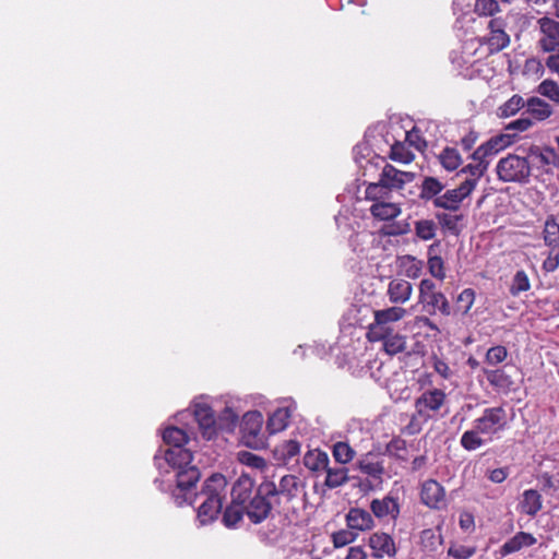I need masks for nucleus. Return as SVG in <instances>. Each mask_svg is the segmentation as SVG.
<instances>
[{
	"label": "nucleus",
	"instance_id": "e2e57ef3",
	"mask_svg": "<svg viewBox=\"0 0 559 559\" xmlns=\"http://www.w3.org/2000/svg\"><path fill=\"white\" fill-rule=\"evenodd\" d=\"M476 552L475 547H468L464 545L451 546L448 549V556L454 559H469Z\"/></svg>",
	"mask_w": 559,
	"mask_h": 559
},
{
	"label": "nucleus",
	"instance_id": "680f3d73",
	"mask_svg": "<svg viewBox=\"0 0 559 559\" xmlns=\"http://www.w3.org/2000/svg\"><path fill=\"white\" fill-rule=\"evenodd\" d=\"M547 258L543 262V270L545 272H555L559 267V247H549Z\"/></svg>",
	"mask_w": 559,
	"mask_h": 559
},
{
	"label": "nucleus",
	"instance_id": "a19ab883",
	"mask_svg": "<svg viewBox=\"0 0 559 559\" xmlns=\"http://www.w3.org/2000/svg\"><path fill=\"white\" fill-rule=\"evenodd\" d=\"M481 431L477 429L476 425L474 424V428L471 430L465 431L460 440V443L463 449L466 451H474L485 444V440L479 437Z\"/></svg>",
	"mask_w": 559,
	"mask_h": 559
},
{
	"label": "nucleus",
	"instance_id": "c9c22d12",
	"mask_svg": "<svg viewBox=\"0 0 559 559\" xmlns=\"http://www.w3.org/2000/svg\"><path fill=\"white\" fill-rule=\"evenodd\" d=\"M475 164H468L464 166L460 174H468L471 177L466 178L464 181L474 182V189L477 187V183L479 179L485 175L489 167V160L481 158V159H474Z\"/></svg>",
	"mask_w": 559,
	"mask_h": 559
},
{
	"label": "nucleus",
	"instance_id": "4c0bfd02",
	"mask_svg": "<svg viewBox=\"0 0 559 559\" xmlns=\"http://www.w3.org/2000/svg\"><path fill=\"white\" fill-rule=\"evenodd\" d=\"M440 164L448 171H453L462 164V157L454 147L447 146L438 156Z\"/></svg>",
	"mask_w": 559,
	"mask_h": 559
},
{
	"label": "nucleus",
	"instance_id": "f03ea898",
	"mask_svg": "<svg viewBox=\"0 0 559 559\" xmlns=\"http://www.w3.org/2000/svg\"><path fill=\"white\" fill-rule=\"evenodd\" d=\"M200 477L201 472L194 465L175 472L176 487L171 490V497L178 507L195 502V486Z\"/></svg>",
	"mask_w": 559,
	"mask_h": 559
},
{
	"label": "nucleus",
	"instance_id": "3c124183",
	"mask_svg": "<svg viewBox=\"0 0 559 559\" xmlns=\"http://www.w3.org/2000/svg\"><path fill=\"white\" fill-rule=\"evenodd\" d=\"M390 158L394 162L408 164L414 159V154L403 143L396 142L391 146Z\"/></svg>",
	"mask_w": 559,
	"mask_h": 559
},
{
	"label": "nucleus",
	"instance_id": "a878e982",
	"mask_svg": "<svg viewBox=\"0 0 559 559\" xmlns=\"http://www.w3.org/2000/svg\"><path fill=\"white\" fill-rule=\"evenodd\" d=\"M445 186L438 178L425 176L419 186V199L424 202L431 201L433 203V199L439 198Z\"/></svg>",
	"mask_w": 559,
	"mask_h": 559
},
{
	"label": "nucleus",
	"instance_id": "4be33fe9",
	"mask_svg": "<svg viewBox=\"0 0 559 559\" xmlns=\"http://www.w3.org/2000/svg\"><path fill=\"white\" fill-rule=\"evenodd\" d=\"M534 544H536V538L531 533L518 532L500 547L499 554L501 557H506Z\"/></svg>",
	"mask_w": 559,
	"mask_h": 559
},
{
	"label": "nucleus",
	"instance_id": "79ce46f5",
	"mask_svg": "<svg viewBox=\"0 0 559 559\" xmlns=\"http://www.w3.org/2000/svg\"><path fill=\"white\" fill-rule=\"evenodd\" d=\"M163 440L171 447H183L188 442V435L178 427H167L163 432Z\"/></svg>",
	"mask_w": 559,
	"mask_h": 559
},
{
	"label": "nucleus",
	"instance_id": "1a4fd4ad",
	"mask_svg": "<svg viewBox=\"0 0 559 559\" xmlns=\"http://www.w3.org/2000/svg\"><path fill=\"white\" fill-rule=\"evenodd\" d=\"M483 435H495L503 430L508 424L507 412L502 406L485 408L483 415L474 420Z\"/></svg>",
	"mask_w": 559,
	"mask_h": 559
},
{
	"label": "nucleus",
	"instance_id": "423d86ee",
	"mask_svg": "<svg viewBox=\"0 0 559 559\" xmlns=\"http://www.w3.org/2000/svg\"><path fill=\"white\" fill-rule=\"evenodd\" d=\"M405 313L406 310L402 307H391L374 311V321L369 324L367 331L368 341L378 342L379 338H383V333L393 330L390 324L401 320Z\"/></svg>",
	"mask_w": 559,
	"mask_h": 559
},
{
	"label": "nucleus",
	"instance_id": "ea45409f",
	"mask_svg": "<svg viewBox=\"0 0 559 559\" xmlns=\"http://www.w3.org/2000/svg\"><path fill=\"white\" fill-rule=\"evenodd\" d=\"M436 219L443 229L450 231L452 235H459L461 231L459 223L464 219V215H453L445 212H439L436 213Z\"/></svg>",
	"mask_w": 559,
	"mask_h": 559
},
{
	"label": "nucleus",
	"instance_id": "49530a36",
	"mask_svg": "<svg viewBox=\"0 0 559 559\" xmlns=\"http://www.w3.org/2000/svg\"><path fill=\"white\" fill-rule=\"evenodd\" d=\"M401 266L404 269L405 275L408 278H417L423 271V262L413 255H404L400 259Z\"/></svg>",
	"mask_w": 559,
	"mask_h": 559
},
{
	"label": "nucleus",
	"instance_id": "a18cd8bd",
	"mask_svg": "<svg viewBox=\"0 0 559 559\" xmlns=\"http://www.w3.org/2000/svg\"><path fill=\"white\" fill-rule=\"evenodd\" d=\"M531 288V283L525 271H516L512 278L509 292L513 297L519 296L521 293L527 292Z\"/></svg>",
	"mask_w": 559,
	"mask_h": 559
},
{
	"label": "nucleus",
	"instance_id": "0e129e2a",
	"mask_svg": "<svg viewBox=\"0 0 559 559\" xmlns=\"http://www.w3.org/2000/svg\"><path fill=\"white\" fill-rule=\"evenodd\" d=\"M240 461L246 465L258 469H262L266 465L263 457L247 451L240 453Z\"/></svg>",
	"mask_w": 559,
	"mask_h": 559
},
{
	"label": "nucleus",
	"instance_id": "9d476101",
	"mask_svg": "<svg viewBox=\"0 0 559 559\" xmlns=\"http://www.w3.org/2000/svg\"><path fill=\"white\" fill-rule=\"evenodd\" d=\"M445 393L440 389L425 391L415 401L416 414L413 419L418 416L420 419L427 420L431 417L430 412H438L444 404Z\"/></svg>",
	"mask_w": 559,
	"mask_h": 559
},
{
	"label": "nucleus",
	"instance_id": "a211bd4d",
	"mask_svg": "<svg viewBox=\"0 0 559 559\" xmlns=\"http://www.w3.org/2000/svg\"><path fill=\"white\" fill-rule=\"evenodd\" d=\"M370 510L372 514L378 519L390 516L396 520L401 512V507L397 498L388 495L382 499H373L370 502Z\"/></svg>",
	"mask_w": 559,
	"mask_h": 559
},
{
	"label": "nucleus",
	"instance_id": "39448f33",
	"mask_svg": "<svg viewBox=\"0 0 559 559\" xmlns=\"http://www.w3.org/2000/svg\"><path fill=\"white\" fill-rule=\"evenodd\" d=\"M383 165L380 174V180L389 191L402 189L407 182H412L415 179V174L411 171H402L396 169L394 166L385 163L384 158L380 156H373L366 160V165L360 163V167L364 169V176L368 168L377 169L380 165Z\"/></svg>",
	"mask_w": 559,
	"mask_h": 559
},
{
	"label": "nucleus",
	"instance_id": "58836bf2",
	"mask_svg": "<svg viewBox=\"0 0 559 559\" xmlns=\"http://www.w3.org/2000/svg\"><path fill=\"white\" fill-rule=\"evenodd\" d=\"M544 242L548 247H559V224L554 215H549L543 230Z\"/></svg>",
	"mask_w": 559,
	"mask_h": 559
},
{
	"label": "nucleus",
	"instance_id": "603ef678",
	"mask_svg": "<svg viewBox=\"0 0 559 559\" xmlns=\"http://www.w3.org/2000/svg\"><path fill=\"white\" fill-rule=\"evenodd\" d=\"M358 537V534L353 530H340L334 532L331 536L333 546L335 548L345 547L352 543H354Z\"/></svg>",
	"mask_w": 559,
	"mask_h": 559
},
{
	"label": "nucleus",
	"instance_id": "6e6d98bb",
	"mask_svg": "<svg viewBox=\"0 0 559 559\" xmlns=\"http://www.w3.org/2000/svg\"><path fill=\"white\" fill-rule=\"evenodd\" d=\"M389 190L385 189L381 180L378 182H371L366 188V199L379 202L389 195Z\"/></svg>",
	"mask_w": 559,
	"mask_h": 559
},
{
	"label": "nucleus",
	"instance_id": "5701e85b",
	"mask_svg": "<svg viewBox=\"0 0 559 559\" xmlns=\"http://www.w3.org/2000/svg\"><path fill=\"white\" fill-rule=\"evenodd\" d=\"M357 467L359 468V471L361 473H364V474L368 475L369 477H371L376 480H379V481L382 480V476L385 471L383 462L377 460L376 455H373L370 452L362 455L358 460Z\"/></svg>",
	"mask_w": 559,
	"mask_h": 559
},
{
	"label": "nucleus",
	"instance_id": "6e6552de",
	"mask_svg": "<svg viewBox=\"0 0 559 559\" xmlns=\"http://www.w3.org/2000/svg\"><path fill=\"white\" fill-rule=\"evenodd\" d=\"M474 191V182L463 181L454 189H448L439 198L433 199V206L449 212H457L462 202Z\"/></svg>",
	"mask_w": 559,
	"mask_h": 559
},
{
	"label": "nucleus",
	"instance_id": "7c9ffc66",
	"mask_svg": "<svg viewBox=\"0 0 559 559\" xmlns=\"http://www.w3.org/2000/svg\"><path fill=\"white\" fill-rule=\"evenodd\" d=\"M329 455L319 450H309L304 456V465L311 472H324L329 465Z\"/></svg>",
	"mask_w": 559,
	"mask_h": 559
},
{
	"label": "nucleus",
	"instance_id": "ddd939ff",
	"mask_svg": "<svg viewBox=\"0 0 559 559\" xmlns=\"http://www.w3.org/2000/svg\"><path fill=\"white\" fill-rule=\"evenodd\" d=\"M369 547L372 549V556L381 559L384 556L394 557L397 552L395 542L391 535L384 532H376L369 536Z\"/></svg>",
	"mask_w": 559,
	"mask_h": 559
},
{
	"label": "nucleus",
	"instance_id": "5fc2aeb1",
	"mask_svg": "<svg viewBox=\"0 0 559 559\" xmlns=\"http://www.w3.org/2000/svg\"><path fill=\"white\" fill-rule=\"evenodd\" d=\"M500 10L497 0H476L474 11L478 15L492 16Z\"/></svg>",
	"mask_w": 559,
	"mask_h": 559
},
{
	"label": "nucleus",
	"instance_id": "f704fd0d",
	"mask_svg": "<svg viewBox=\"0 0 559 559\" xmlns=\"http://www.w3.org/2000/svg\"><path fill=\"white\" fill-rule=\"evenodd\" d=\"M324 472L326 474L324 485L330 489L341 487L349 480L346 467H330L328 465Z\"/></svg>",
	"mask_w": 559,
	"mask_h": 559
},
{
	"label": "nucleus",
	"instance_id": "bf43d9fd",
	"mask_svg": "<svg viewBox=\"0 0 559 559\" xmlns=\"http://www.w3.org/2000/svg\"><path fill=\"white\" fill-rule=\"evenodd\" d=\"M538 159L542 166L552 165L559 168V155L551 146H544L542 148Z\"/></svg>",
	"mask_w": 559,
	"mask_h": 559
},
{
	"label": "nucleus",
	"instance_id": "f8f14e48",
	"mask_svg": "<svg viewBox=\"0 0 559 559\" xmlns=\"http://www.w3.org/2000/svg\"><path fill=\"white\" fill-rule=\"evenodd\" d=\"M513 143V135L511 134H499L490 138L484 144L478 146L472 154L473 159H487L490 156L498 154L503 148L508 147Z\"/></svg>",
	"mask_w": 559,
	"mask_h": 559
},
{
	"label": "nucleus",
	"instance_id": "4d7b16f0",
	"mask_svg": "<svg viewBox=\"0 0 559 559\" xmlns=\"http://www.w3.org/2000/svg\"><path fill=\"white\" fill-rule=\"evenodd\" d=\"M538 92L559 104V85L556 82L551 80L543 81L538 86Z\"/></svg>",
	"mask_w": 559,
	"mask_h": 559
},
{
	"label": "nucleus",
	"instance_id": "864d4df0",
	"mask_svg": "<svg viewBox=\"0 0 559 559\" xmlns=\"http://www.w3.org/2000/svg\"><path fill=\"white\" fill-rule=\"evenodd\" d=\"M508 357V349L502 345L490 347L485 356V362L490 366H497L503 362Z\"/></svg>",
	"mask_w": 559,
	"mask_h": 559
},
{
	"label": "nucleus",
	"instance_id": "8fccbe9b",
	"mask_svg": "<svg viewBox=\"0 0 559 559\" xmlns=\"http://www.w3.org/2000/svg\"><path fill=\"white\" fill-rule=\"evenodd\" d=\"M238 414L235 413L233 408L226 406L216 419L217 427L225 430H233L238 421Z\"/></svg>",
	"mask_w": 559,
	"mask_h": 559
},
{
	"label": "nucleus",
	"instance_id": "338daca9",
	"mask_svg": "<svg viewBox=\"0 0 559 559\" xmlns=\"http://www.w3.org/2000/svg\"><path fill=\"white\" fill-rule=\"evenodd\" d=\"M282 455L284 460H290L300 452V444L296 440L285 441L282 445Z\"/></svg>",
	"mask_w": 559,
	"mask_h": 559
},
{
	"label": "nucleus",
	"instance_id": "473e14b6",
	"mask_svg": "<svg viewBox=\"0 0 559 559\" xmlns=\"http://www.w3.org/2000/svg\"><path fill=\"white\" fill-rule=\"evenodd\" d=\"M371 215L380 221H390L400 215L401 209L391 202H374L370 207Z\"/></svg>",
	"mask_w": 559,
	"mask_h": 559
},
{
	"label": "nucleus",
	"instance_id": "f3484780",
	"mask_svg": "<svg viewBox=\"0 0 559 559\" xmlns=\"http://www.w3.org/2000/svg\"><path fill=\"white\" fill-rule=\"evenodd\" d=\"M504 28L506 22L501 17L491 19L488 22L490 33L487 38V44L491 51H500L509 45L510 37Z\"/></svg>",
	"mask_w": 559,
	"mask_h": 559
},
{
	"label": "nucleus",
	"instance_id": "de8ad7c7",
	"mask_svg": "<svg viewBox=\"0 0 559 559\" xmlns=\"http://www.w3.org/2000/svg\"><path fill=\"white\" fill-rule=\"evenodd\" d=\"M526 104L522 96L513 95L502 106L499 107L500 117H510L515 115L521 108L525 107Z\"/></svg>",
	"mask_w": 559,
	"mask_h": 559
},
{
	"label": "nucleus",
	"instance_id": "774afa93",
	"mask_svg": "<svg viewBox=\"0 0 559 559\" xmlns=\"http://www.w3.org/2000/svg\"><path fill=\"white\" fill-rule=\"evenodd\" d=\"M533 120L528 115L522 114L521 118L511 121L506 129L507 130H516V131H525L533 126Z\"/></svg>",
	"mask_w": 559,
	"mask_h": 559
},
{
	"label": "nucleus",
	"instance_id": "393cba45",
	"mask_svg": "<svg viewBox=\"0 0 559 559\" xmlns=\"http://www.w3.org/2000/svg\"><path fill=\"white\" fill-rule=\"evenodd\" d=\"M412 284L405 280H393L388 286V296L393 304H404L412 295Z\"/></svg>",
	"mask_w": 559,
	"mask_h": 559
},
{
	"label": "nucleus",
	"instance_id": "dca6fc26",
	"mask_svg": "<svg viewBox=\"0 0 559 559\" xmlns=\"http://www.w3.org/2000/svg\"><path fill=\"white\" fill-rule=\"evenodd\" d=\"M193 414L199 424L202 436L207 440L214 438L216 435L217 423L212 408L205 404H197Z\"/></svg>",
	"mask_w": 559,
	"mask_h": 559
},
{
	"label": "nucleus",
	"instance_id": "69168bd1",
	"mask_svg": "<svg viewBox=\"0 0 559 559\" xmlns=\"http://www.w3.org/2000/svg\"><path fill=\"white\" fill-rule=\"evenodd\" d=\"M421 543L425 547H429L430 549H435L438 543H441L442 537L441 534H437L433 530L428 528L424 530L420 535Z\"/></svg>",
	"mask_w": 559,
	"mask_h": 559
},
{
	"label": "nucleus",
	"instance_id": "2eb2a0df",
	"mask_svg": "<svg viewBox=\"0 0 559 559\" xmlns=\"http://www.w3.org/2000/svg\"><path fill=\"white\" fill-rule=\"evenodd\" d=\"M445 490L440 483L435 479L426 480L420 490L421 502L431 508L440 509L444 503Z\"/></svg>",
	"mask_w": 559,
	"mask_h": 559
},
{
	"label": "nucleus",
	"instance_id": "09e8293b",
	"mask_svg": "<svg viewBox=\"0 0 559 559\" xmlns=\"http://www.w3.org/2000/svg\"><path fill=\"white\" fill-rule=\"evenodd\" d=\"M475 300V292L472 288H465L456 299V311L465 316L471 310Z\"/></svg>",
	"mask_w": 559,
	"mask_h": 559
},
{
	"label": "nucleus",
	"instance_id": "13d9d810",
	"mask_svg": "<svg viewBox=\"0 0 559 559\" xmlns=\"http://www.w3.org/2000/svg\"><path fill=\"white\" fill-rule=\"evenodd\" d=\"M386 452L399 460H406V441L401 438H393L386 444Z\"/></svg>",
	"mask_w": 559,
	"mask_h": 559
},
{
	"label": "nucleus",
	"instance_id": "c03bdc74",
	"mask_svg": "<svg viewBox=\"0 0 559 559\" xmlns=\"http://www.w3.org/2000/svg\"><path fill=\"white\" fill-rule=\"evenodd\" d=\"M437 225L432 219H419L415 222V234L420 240H430L435 238Z\"/></svg>",
	"mask_w": 559,
	"mask_h": 559
},
{
	"label": "nucleus",
	"instance_id": "7ed1b4c3",
	"mask_svg": "<svg viewBox=\"0 0 559 559\" xmlns=\"http://www.w3.org/2000/svg\"><path fill=\"white\" fill-rule=\"evenodd\" d=\"M531 171L527 157L516 154H508L500 158L496 166L498 179L502 182L528 183Z\"/></svg>",
	"mask_w": 559,
	"mask_h": 559
},
{
	"label": "nucleus",
	"instance_id": "b1692460",
	"mask_svg": "<svg viewBox=\"0 0 559 559\" xmlns=\"http://www.w3.org/2000/svg\"><path fill=\"white\" fill-rule=\"evenodd\" d=\"M419 304H421L423 309L429 314H436L438 311L443 316L451 314L450 304L444 294L440 290L419 301Z\"/></svg>",
	"mask_w": 559,
	"mask_h": 559
},
{
	"label": "nucleus",
	"instance_id": "052dcab7",
	"mask_svg": "<svg viewBox=\"0 0 559 559\" xmlns=\"http://www.w3.org/2000/svg\"><path fill=\"white\" fill-rule=\"evenodd\" d=\"M411 230V224L407 222H395L382 229L383 235L393 237L406 235Z\"/></svg>",
	"mask_w": 559,
	"mask_h": 559
},
{
	"label": "nucleus",
	"instance_id": "e433bc0d",
	"mask_svg": "<svg viewBox=\"0 0 559 559\" xmlns=\"http://www.w3.org/2000/svg\"><path fill=\"white\" fill-rule=\"evenodd\" d=\"M245 513V506L231 501L223 512L222 522L226 527L233 528L242 520Z\"/></svg>",
	"mask_w": 559,
	"mask_h": 559
},
{
	"label": "nucleus",
	"instance_id": "20e7f679",
	"mask_svg": "<svg viewBox=\"0 0 559 559\" xmlns=\"http://www.w3.org/2000/svg\"><path fill=\"white\" fill-rule=\"evenodd\" d=\"M246 514L253 524H260L265 521L272 510L281 507L276 504V500L271 496V491L262 481L254 490V496L245 504Z\"/></svg>",
	"mask_w": 559,
	"mask_h": 559
},
{
	"label": "nucleus",
	"instance_id": "6ab92c4d",
	"mask_svg": "<svg viewBox=\"0 0 559 559\" xmlns=\"http://www.w3.org/2000/svg\"><path fill=\"white\" fill-rule=\"evenodd\" d=\"M346 525L349 530L366 532L376 526L370 512L360 508H350L345 516Z\"/></svg>",
	"mask_w": 559,
	"mask_h": 559
},
{
	"label": "nucleus",
	"instance_id": "aec40b11",
	"mask_svg": "<svg viewBox=\"0 0 559 559\" xmlns=\"http://www.w3.org/2000/svg\"><path fill=\"white\" fill-rule=\"evenodd\" d=\"M254 480L248 475H241L231 488V501L245 506L254 496Z\"/></svg>",
	"mask_w": 559,
	"mask_h": 559
},
{
	"label": "nucleus",
	"instance_id": "0eeeda50",
	"mask_svg": "<svg viewBox=\"0 0 559 559\" xmlns=\"http://www.w3.org/2000/svg\"><path fill=\"white\" fill-rule=\"evenodd\" d=\"M263 483L280 507L290 503L298 495L299 478L295 475L282 476L278 484L273 480H264Z\"/></svg>",
	"mask_w": 559,
	"mask_h": 559
},
{
	"label": "nucleus",
	"instance_id": "c756f323",
	"mask_svg": "<svg viewBox=\"0 0 559 559\" xmlns=\"http://www.w3.org/2000/svg\"><path fill=\"white\" fill-rule=\"evenodd\" d=\"M263 416L258 411L247 412L242 416V420L240 423L241 431L245 436L255 438L262 428Z\"/></svg>",
	"mask_w": 559,
	"mask_h": 559
},
{
	"label": "nucleus",
	"instance_id": "4468645a",
	"mask_svg": "<svg viewBox=\"0 0 559 559\" xmlns=\"http://www.w3.org/2000/svg\"><path fill=\"white\" fill-rule=\"evenodd\" d=\"M484 374L488 383L498 393L509 394L510 392L516 390L515 381L504 368L484 369Z\"/></svg>",
	"mask_w": 559,
	"mask_h": 559
},
{
	"label": "nucleus",
	"instance_id": "72a5a7b5",
	"mask_svg": "<svg viewBox=\"0 0 559 559\" xmlns=\"http://www.w3.org/2000/svg\"><path fill=\"white\" fill-rule=\"evenodd\" d=\"M290 412L287 407L277 408L267 419L266 428L270 433L284 430L289 423Z\"/></svg>",
	"mask_w": 559,
	"mask_h": 559
},
{
	"label": "nucleus",
	"instance_id": "c85d7f7f",
	"mask_svg": "<svg viewBox=\"0 0 559 559\" xmlns=\"http://www.w3.org/2000/svg\"><path fill=\"white\" fill-rule=\"evenodd\" d=\"M521 511L530 516H535L543 508V498L535 489H527L522 495Z\"/></svg>",
	"mask_w": 559,
	"mask_h": 559
},
{
	"label": "nucleus",
	"instance_id": "9b49d317",
	"mask_svg": "<svg viewBox=\"0 0 559 559\" xmlns=\"http://www.w3.org/2000/svg\"><path fill=\"white\" fill-rule=\"evenodd\" d=\"M543 37L538 45L545 52L556 51L559 47V21L544 16L538 20Z\"/></svg>",
	"mask_w": 559,
	"mask_h": 559
},
{
	"label": "nucleus",
	"instance_id": "f257e3e1",
	"mask_svg": "<svg viewBox=\"0 0 559 559\" xmlns=\"http://www.w3.org/2000/svg\"><path fill=\"white\" fill-rule=\"evenodd\" d=\"M227 492V479L224 475L215 473L207 477L202 488L195 495V501L202 500L197 509V521L201 526L215 522L222 512Z\"/></svg>",
	"mask_w": 559,
	"mask_h": 559
},
{
	"label": "nucleus",
	"instance_id": "412c9836",
	"mask_svg": "<svg viewBox=\"0 0 559 559\" xmlns=\"http://www.w3.org/2000/svg\"><path fill=\"white\" fill-rule=\"evenodd\" d=\"M192 459V452L183 447H171L165 452V461L174 472L191 466Z\"/></svg>",
	"mask_w": 559,
	"mask_h": 559
},
{
	"label": "nucleus",
	"instance_id": "bb28decb",
	"mask_svg": "<svg viewBox=\"0 0 559 559\" xmlns=\"http://www.w3.org/2000/svg\"><path fill=\"white\" fill-rule=\"evenodd\" d=\"M552 114L551 107L538 97H531L526 103L524 115H528L534 121H543Z\"/></svg>",
	"mask_w": 559,
	"mask_h": 559
},
{
	"label": "nucleus",
	"instance_id": "37998d69",
	"mask_svg": "<svg viewBox=\"0 0 559 559\" xmlns=\"http://www.w3.org/2000/svg\"><path fill=\"white\" fill-rule=\"evenodd\" d=\"M332 454L337 463L346 464L354 459L356 452L347 442L337 441L332 447Z\"/></svg>",
	"mask_w": 559,
	"mask_h": 559
},
{
	"label": "nucleus",
	"instance_id": "cd10ccee",
	"mask_svg": "<svg viewBox=\"0 0 559 559\" xmlns=\"http://www.w3.org/2000/svg\"><path fill=\"white\" fill-rule=\"evenodd\" d=\"M383 338H379L378 342H382L384 352L390 355H396L402 353L406 348V337L394 330L386 331L383 333Z\"/></svg>",
	"mask_w": 559,
	"mask_h": 559
},
{
	"label": "nucleus",
	"instance_id": "2f4dec72",
	"mask_svg": "<svg viewBox=\"0 0 559 559\" xmlns=\"http://www.w3.org/2000/svg\"><path fill=\"white\" fill-rule=\"evenodd\" d=\"M439 248V240L428 247V269L433 277L443 281L445 277L444 263L442 258L436 253Z\"/></svg>",
	"mask_w": 559,
	"mask_h": 559
}]
</instances>
